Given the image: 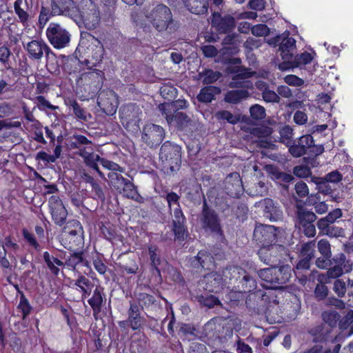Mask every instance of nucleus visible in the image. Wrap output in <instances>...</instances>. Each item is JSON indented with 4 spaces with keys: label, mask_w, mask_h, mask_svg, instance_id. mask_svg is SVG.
Masks as SVG:
<instances>
[{
    "label": "nucleus",
    "mask_w": 353,
    "mask_h": 353,
    "mask_svg": "<svg viewBox=\"0 0 353 353\" xmlns=\"http://www.w3.org/2000/svg\"><path fill=\"white\" fill-rule=\"evenodd\" d=\"M151 26L158 32H175L179 28V21L173 18L171 9L163 3L153 4L151 10L145 14Z\"/></svg>",
    "instance_id": "f257e3e1"
},
{
    "label": "nucleus",
    "mask_w": 353,
    "mask_h": 353,
    "mask_svg": "<svg viewBox=\"0 0 353 353\" xmlns=\"http://www.w3.org/2000/svg\"><path fill=\"white\" fill-rule=\"evenodd\" d=\"M181 147L169 141L164 142L160 148L159 161L162 172L171 175L181 166Z\"/></svg>",
    "instance_id": "f03ea898"
},
{
    "label": "nucleus",
    "mask_w": 353,
    "mask_h": 353,
    "mask_svg": "<svg viewBox=\"0 0 353 353\" xmlns=\"http://www.w3.org/2000/svg\"><path fill=\"white\" fill-rule=\"evenodd\" d=\"M77 8L74 0H50V8L41 6L39 22L45 25L53 16H76Z\"/></svg>",
    "instance_id": "7ed1b4c3"
},
{
    "label": "nucleus",
    "mask_w": 353,
    "mask_h": 353,
    "mask_svg": "<svg viewBox=\"0 0 353 353\" xmlns=\"http://www.w3.org/2000/svg\"><path fill=\"white\" fill-rule=\"evenodd\" d=\"M61 244L69 251H77L84 246V231L80 221L71 220L67 223L62 236Z\"/></svg>",
    "instance_id": "20e7f679"
},
{
    "label": "nucleus",
    "mask_w": 353,
    "mask_h": 353,
    "mask_svg": "<svg viewBox=\"0 0 353 353\" xmlns=\"http://www.w3.org/2000/svg\"><path fill=\"white\" fill-rule=\"evenodd\" d=\"M200 222L201 228L205 232L210 233L221 240L225 239L224 231L219 215L213 208L208 205L205 199L203 201Z\"/></svg>",
    "instance_id": "39448f33"
},
{
    "label": "nucleus",
    "mask_w": 353,
    "mask_h": 353,
    "mask_svg": "<svg viewBox=\"0 0 353 353\" xmlns=\"http://www.w3.org/2000/svg\"><path fill=\"white\" fill-rule=\"evenodd\" d=\"M316 215L311 210L302 205L296 204L295 212V226L307 237H314L316 235Z\"/></svg>",
    "instance_id": "423d86ee"
},
{
    "label": "nucleus",
    "mask_w": 353,
    "mask_h": 353,
    "mask_svg": "<svg viewBox=\"0 0 353 353\" xmlns=\"http://www.w3.org/2000/svg\"><path fill=\"white\" fill-rule=\"evenodd\" d=\"M94 72L85 74L81 78L83 84L80 90L83 97L87 99H94L101 90L103 84V72L94 69Z\"/></svg>",
    "instance_id": "0eeeda50"
},
{
    "label": "nucleus",
    "mask_w": 353,
    "mask_h": 353,
    "mask_svg": "<svg viewBox=\"0 0 353 353\" xmlns=\"http://www.w3.org/2000/svg\"><path fill=\"white\" fill-rule=\"evenodd\" d=\"M50 43L56 49H62L69 45L70 34L57 23H50L46 31Z\"/></svg>",
    "instance_id": "6e6552de"
},
{
    "label": "nucleus",
    "mask_w": 353,
    "mask_h": 353,
    "mask_svg": "<svg viewBox=\"0 0 353 353\" xmlns=\"http://www.w3.org/2000/svg\"><path fill=\"white\" fill-rule=\"evenodd\" d=\"M87 39L90 44L87 47V58L85 62L88 68L94 69L102 62L105 49L101 41L91 34H88Z\"/></svg>",
    "instance_id": "1a4fd4ad"
},
{
    "label": "nucleus",
    "mask_w": 353,
    "mask_h": 353,
    "mask_svg": "<svg viewBox=\"0 0 353 353\" xmlns=\"http://www.w3.org/2000/svg\"><path fill=\"white\" fill-rule=\"evenodd\" d=\"M285 247L276 243L260 248L258 251L260 260L270 266L279 265L285 259Z\"/></svg>",
    "instance_id": "9d476101"
},
{
    "label": "nucleus",
    "mask_w": 353,
    "mask_h": 353,
    "mask_svg": "<svg viewBox=\"0 0 353 353\" xmlns=\"http://www.w3.org/2000/svg\"><path fill=\"white\" fill-rule=\"evenodd\" d=\"M269 43L274 46H279L280 55L283 61L292 59L294 52L296 50V40L290 37L288 31L272 38Z\"/></svg>",
    "instance_id": "9b49d317"
},
{
    "label": "nucleus",
    "mask_w": 353,
    "mask_h": 353,
    "mask_svg": "<svg viewBox=\"0 0 353 353\" xmlns=\"http://www.w3.org/2000/svg\"><path fill=\"white\" fill-rule=\"evenodd\" d=\"M315 248L314 241H308L301 245L298 253V262L294 270V274L297 277L298 274L310 270L312 261L315 257Z\"/></svg>",
    "instance_id": "f8f14e48"
},
{
    "label": "nucleus",
    "mask_w": 353,
    "mask_h": 353,
    "mask_svg": "<svg viewBox=\"0 0 353 353\" xmlns=\"http://www.w3.org/2000/svg\"><path fill=\"white\" fill-rule=\"evenodd\" d=\"M127 320L119 322L120 327L125 328L128 326L133 331H140L143 329L145 319L141 315V310L135 302H130V307L127 311Z\"/></svg>",
    "instance_id": "ddd939ff"
},
{
    "label": "nucleus",
    "mask_w": 353,
    "mask_h": 353,
    "mask_svg": "<svg viewBox=\"0 0 353 353\" xmlns=\"http://www.w3.org/2000/svg\"><path fill=\"white\" fill-rule=\"evenodd\" d=\"M141 112L139 108L133 105H128L123 108L121 111V123L124 128L132 132H137L140 130V122Z\"/></svg>",
    "instance_id": "4468645a"
},
{
    "label": "nucleus",
    "mask_w": 353,
    "mask_h": 353,
    "mask_svg": "<svg viewBox=\"0 0 353 353\" xmlns=\"http://www.w3.org/2000/svg\"><path fill=\"white\" fill-rule=\"evenodd\" d=\"M164 137L165 130L161 126L148 123L143 127L142 139L148 146L154 148L159 145Z\"/></svg>",
    "instance_id": "2eb2a0df"
},
{
    "label": "nucleus",
    "mask_w": 353,
    "mask_h": 353,
    "mask_svg": "<svg viewBox=\"0 0 353 353\" xmlns=\"http://www.w3.org/2000/svg\"><path fill=\"white\" fill-rule=\"evenodd\" d=\"M185 223L186 218L181 208H174L171 230L174 235L175 241L183 242L188 237V231Z\"/></svg>",
    "instance_id": "dca6fc26"
},
{
    "label": "nucleus",
    "mask_w": 353,
    "mask_h": 353,
    "mask_svg": "<svg viewBox=\"0 0 353 353\" xmlns=\"http://www.w3.org/2000/svg\"><path fill=\"white\" fill-rule=\"evenodd\" d=\"M165 117V119L172 128L176 131L183 132L188 134L191 131V125L192 121L184 112H175L172 114H163Z\"/></svg>",
    "instance_id": "f3484780"
},
{
    "label": "nucleus",
    "mask_w": 353,
    "mask_h": 353,
    "mask_svg": "<svg viewBox=\"0 0 353 353\" xmlns=\"http://www.w3.org/2000/svg\"><path fill=\"white\" fill-rule=\"evenodd\" d=\"M253 236L260 248L275 244L277 239L275 228L271 225H261L256 226L254 230Z\"/></svg>",
    "instance_id": "a211bd4d"
},
{
    "label": "nucleus",
    "mask_w": 353,
    "mask_h": 353,
    "mask_svg": "<svg viewBox=\"0 0 353 353\" xmlns=\"http://www.w3.org/2000/svg\"><path fill=\"white\" fill-rule=\"evenodd\" d=\"M28 58L32 61H41L43 55L48 57L51 52L50 48L43 40L33 39L23 44Z\"/></svg>",
    "instance_id": "6ab92c4d"
},
{
    "label": "nucleus",
    "mask_w": 353,
    "mask_h": 353,
    "mask_svg": "<svg viewBox=\"0 0 353 353\" xmlns=\"http://www.w3.org/2000/svg\"><path fill=\"white\" fill-rule=\"evenodd\" d=\"M48 205L54 223L62 226L66 222L68 211L61 199L57 195H52L49 198Z\"/></svg>",
    "instance_id": "aec40b11"
},
{
    "label": "nucleus",
    "mask_w": 353,
    "mask_h": 353,
    "mask_svg": "<svg viewBox=\"0 0 353 353\" xmlns=\"http://www.w3.org/2000/svg\"><path fill=\"white\" fill-rule=\"evenodd\" d=\"M81 11V17L87 29H94L101 21L99 8L96 3L90 0L89 4Z\"/></svg>",
    "instance_id": "412c9836"
},
{
    "label": "nucleus",
    "mask_w": 353,
    "mask_h": 353,
    "mask_svg": "<svg viewBox=\"0 0 353 353\" xmlns=\"http://www.w3.org/2000/svg\"><path fill=\"white\" fill-rule=\"evenodd\" d=\"M312 145L313 137L311 134H305L297 139H294L293 143L288 147V151L293 157L298 158L305 155Z\"/></svg>",
    "instance_id": "4be33fe9"
},
{
    "label": "nucleus",
    "mask_w": 353,
    "mask_h": 353,
    "mask_svg": "<svg viewBox=\"0 0 353 353\" xmlns=\"http://www.w3.org/2000/svg\"><path fill=\"white\" fill-rule=\"evenodd\" d=\"M212 25L220 34H229L236 26L235 19L230 15L222 16L219 12H214L212 18Z\"/></svg>",
    "instance_id": "5701e85b"
},
{
    "label": "nucleus",
    "mask_w": 353,
    "mask_h": 353,
    "mask_svg": "<svg viewBox=\"0 0 353 353\" xmlns=\"http://www.w3.org/2000/svg\"><path fill=\"white\" fill-rule=\"evenodd\" d=\"M88 303L92 310L94 319L98 320L99 316L102 311V307L106 303L104 288L101 285H97L92 294L88 297Z\"/></svg>",
    "instance_id": "b1692460"
},
{
    "label": "nucleus",
    "mask_w": 353,
    "mask_h": 353,
    "mask_svg": "<svg viewBox=\"0 0 353 353\" xmlns=\"http://www.w3.org/2000/svg\"><path fill=\"white\" fill-rule=\"evenodd\" d=\"M318 250L322 255L316 259L315 263L319 268H327L331 263V247L327 239H321L317 243Z\"/></svg>",
    "instance_id": "393cba45"
},
{
    "label": "nucleus",
    "mask_w": 353,
    "mask_h": 353,
    "mask_svg": "<svg viewBox=\"0 0 353 353\" xmlns=\"http://www.w3.org/2000/svg\"><path fill=\"white\" fill-rule=\"evenodd\" d=\"M313 59L312 55L308 52H304L292 56V59L289 61H283L279 65L281 70H288L294 68H299L310 63Z\"/></svg>",
    "instance_id": "a878e982"
},
{
    "label": "nucleus",
    "mask_w": 353,
    "mask_h": 353,
    "mask_svg": "<svg viewBox=\"0 0 353 353\" xmlns=\"http://www.w3.org/2000/svg\"><path fill=\"white\" fill-rule=\"evenodd\" d=\"M225 189L227 194L233 198H239L243 194L244 188L239 174L234 173L228 176Z\"/></svg>",
    "instance_id": "bb28decb"
},
{
    "label": "nucleus",
    "mask_w": 353,
    "mask_h": 353,
    "mask_svg": "<svg viewBox=\"0 0 353 353\" xmlns=\"http://www.w3.org/2000/svg\"><path fill=\"white\" fill-rule=\"evenodd\" d=\"M71 287L81 292V299L88 298L94 288V283L85 276L80 274L76 280L70 282Z\"/></svg>",
    "instance_id": "cd10ccee"
},
{
    "label": "nucleus",
    "mask_w": 353,
    "mask_h": 353,
    "mask_svg": "<svg viewBox=\"0 0 353 353\" xmlns=\"http://www.w3.org/2000/svg\"><path fill=\"white\" fill-rule=\"evenodd\" d=\"M72 253L65 259L64 266L70 270H76L79 265L89 267V261L85 256V252L81 249L77 251H71Z\"/></svg>",
    "instance_id": "c85d7f7f"
},
{
    "label": "nucleus",
    "mask_w": 353,
    "mask_h": 353,
    "mask_svg": "<svg viewBox=\"0 0 353 353\" xmlns=\"http://www.w3.org/2000/svg\"><path fill=\"white\" fill-rule=\"evenodd\" d=\"M331 332V329L323 323L312 327L307 330V333L312 337L313 342L316 343L327 342Z\"/></svg>",
    "instance_id": "c756f323"
},
{
    "label": "nucleus",
    "mask_w": 353,
    "mask_h": 353,
    "mask_svg": "<svg viewBox=\"0 0 353 353\" xmlns=\"http://www.w3.org/2000/svg\"><path fill=\"white\" fill-rule=\"evenodd\" d=\"M346 256L343 253H341L337 256H334L331 260V265L327 266V275L328 278L336 279L343 273V267L345 268Z\"/></svg>",
    "instance_id": "7c9ffc66"
},
{
    "label": "nucleus",
    "mask_w": 353,
    "mask_h": 353,
    "mask_svg": "<svg viewBox=\"0 0 353 353\" xmlns=\"http://www.w3.org/2000/svg\"><path fill=\"white\" fill-rule=\"evenodd\" d=\"M192 265L194 268L211 270L215 266L214 259L210 253L205 250H200L192 261Z\"/></svg>",
    "instance_id": "2f4dec72"
},
{
    "label": "nucleus",
    "mask_w": 353,
    "mask_h": 353,
    "mask_svg": "<svg viewBox=\"0 0 353 353\" xmlns=\"http://www.w3.org/2000/svg\"><path fill=\"white\" fill-rule=\"evenodd\" d=\"M245 270L238 265H228L222 270V275L225 282L230 284H239Z\"/></svg>",
    "instance_id": "473e14b6"
},
{
    "label": "nucleus",
    "mask_w": 353,
    "mask_h": 353,
    "mask_svg": "<svg viewBox=\"0 0 353 353\" xmlns=\"http://www.w3.org/2000/svg\"><path fill=\"white\" fill-rule=\"evenodd\" d=\"M276 266H270V268L261 269L258 271V275L267 284H264L263 286L268 289H278L279 285H277Z\"/></svg>",
    "instance_id": "72a5a7b5"
},
{
    "label": "nucleus",
    "mask_w": 353,
    "mask_h": 353,
    "mask_svg": "<svg viewBox=\"0 0 353 353\" xmlns=\"http://www.w3.org/2000/svg\"><path fill=\"white\" fill-rule=\"evenodd\" d=\"M189 105L188 101L185 99H177L171 103H163L159 105V109L162 114H172L179 112V110L186 109Z\"/></svg>",
    "instance_id": "f704fd0d"
},
{
    "label": "nucleus",
    "mask_w": 353,
    "mask_h": 353,
    "mask_svg": "<svg viewBox=\"0 0 353 353\" xmlns=\"http://www.w3.org/2000/svg\"><path fill=\"white\" fill-rule=\"evenodd\" d=\"M137 302H135L140 310H149L152 307H157L159 305V301L152 294L145 292H140L137 295Z\"/></svg>",
    "instance_id": "c9c22d12"
},
{
    "label": "nucleus",
    "mask_w": 353,
    "mask_h": 353,
    "mask_svg": "<svg viewBox=\"0 0 353 353\" xmlns=\"http://www.w3.org/2000/svg\"><path fill=\"white\" fill-rule=\"evenodd\" d=\"M43 259L50 272L55 276H58L60 272L59 267L64 266L63 261L51 255L48 251L43 252Z\"/></svg>",
    "instance_id": "e433bc0d"
},
{
    "label": "nucleus",
    "mask_w": 353,
    "mask_h": 353,
    "mask_svg": "<svg viewBox=\"0 0 353 353\" xmlns=\"http://www.w3.org/2000/svg\"><path fill=\"white\" fill-rule=\"evenodd\" d=\"M223 275L211 273L205 276V290L213 293H219L223 287Z\"/></svg>",
    "instance_id": "4c0bfd02"
},
{
    "label": "nucleus",
    "mask_w": 353,
    "mask_h": 353,
    "mask_svg": "<svg viewBox=\"0 0 353 353\" xmlns=\"http://www.w3.org/2000/svg\"><path fill=\"white\" fill-rule=\"evenodd\" d=\"M263 213L267 218L272 221H276L282 216V211L279 207L274 205L273 200L270 198L264 199Z\"/></svg>",
    "instance_id": "58836bf2"
},
{
    "label": "nucleus",
    "mask_w": 353,
    "mask_h": 353,
    "mask_svg": "<svg viewBox=\"0 0 353 353\" xmlns=\"http://www.w3.org/2000/svg\"><path fill=\"white\" fill-rule=\"evenodd\" d=\"M184 4L194 14H205L208 10V0H185Z\"/></svg>",
    "instance_id": "ea45409f"
},
{
    "label": "nucleus",
    "mask_w": 353,
    "mask_h": 353,
    "mask_svg": "<svg viewBox=\"0 0 353 353\" xmlns=\"http://www.w3.org/2000/svg\"><path fill=\"white\" fill-rule=\"evenodd\" d=\"M276 281L279 288H281L283 284L287 283L292 276V268L289 265H283L278 267L276 265Z\"/></svg>",
    "instance_id": "a19ab883"
},
{
    "label": "nucleus",
    "mask_w": 353,
    "mask_h": 353,
    "mask_svg": "<svg viewBox=\"0 0 353 353\" xmlns=\"http://www.w3.org/2000/svg\"><path fill=\"white\" fill-rule=\"evenodd\" d=\"M234 205L235 201L227 198H216L215 201L216 207L225 216L233 215Z\"/></svg>",
    "instance_id": "79ce46f5"
},
{
    "label": "nucleus",
    "mask_w": 353,
    "mask_h": 353,
    "mask_svg": "<svg viewBox=\"0 0 353 353\" xmlns=\"http://www.w3.org/2000/svg\"><path fill=\"white\" fill-rule=\"evenodd\" d=\"M219 92V88L214 85H208L200 90L197 99L200 102L210 103L214 99V95Z\"/></svg>",
    "instance_id": "37998d69"
},
{
    "label": "nucleus",
    "mask_w": 353,
    "mask_h": 353,
    "mask_svg": "<svg viewBox=\"0 0 353 353\" xmlns=\"http://www.w3.org/2000/svg\"><path fill=\"white\" fill-rule=\"evenodd\" d=\"M92 142L85 136L79 134H74L71 137L70 145L72 149H78L79 152L83 148H89L92 146Z\"/></svg>",
    "instance_id": "c03bdc74"
},
{
    "label": "nucleus",
    "mask_w": 353,
    "mask_h": 353,
    "mask_svg": "<svg viewBox=\"0 0 353 353\" xmlns=\"http://www.w3.org/2000/svg\"><path fill=\"white\" fill-rule=\"evenodd\" d=\"M248 96L249 93L246 90H232L226 93L224 99L227 103L236 104L242 99H246Z\"/></svg>",
    "instance_id": "a18cd8bd"
},
{
    "label": "nucleus",
    "mask_w": 353,
    "mask_h": 353,
    "mask_svg": "<svg viewBox=\"0 0 353 353\" xmlns=\"http://www.w3.org/2000/svg\"><path fill=\"white\" fill-rule=\"evenodd\" d=\"M238 288H241L244 292H251L256 288V281L246 271L243 274Z\"/></svg>",
    "instance_id": "49530a36"
},
{
    "label": "nucleus",
    "mask_w": 353,
    "mask_h": 353,
    "mask_svg": "<svg viewBox=\"0 0 353 353\" xmlns=\"http://www.w3.org/2000/svg\"><path fill=\"white\" fill-rule=\"evenodd\" d=\"M79 154L83 159L85 163L88 167L94 165L93 164L99 161L101 163V158L99 154L93 152V148L92 146H90L89 148L82 149L81 152H79Z\"/></svg>",
    "instance_id": "de8ad7c7"
},
{
    "label": "nucleus",
    "mask_w": 353,
    "mask_h": 353,
    "mask_svg": "<svg viewBox=\"0 0 353 353\" xmlns=\"http://www.w3.org/2000/svg\"><path fill=\"white\" fill-rule=\"evenodd\" d=\"M321 316L323 323L327 324V326L331 330L337 326L339 318H341L339 312L334 310L324 311Z\"/></svg>",
    "instance_id": "09e8293b"
},
{
    "label": "nucleus",
    "mask_w": 353,
    "mask_h": 353,
    "mask_svg": "<svg viewBox=\"0 0 353 353\" xmlns=\"http://www.w3.org/2000/svg\"><path fill=\"white\" fill-rule=\"evenodd\" d=\"M65 104L68 107L72 109V112L74 116L80 120L86 121L85 110L81 107L77 101L74 98H69L65 101Z\"/></svg>",
    "instance_id": "8fccbe9b"
},
{
    "label": "nucleus",
    "mask_w": 353,
    "mask_h": 353,
    "mask_svg": "<svg viewBox=\"0 0 353 353\" xmlns=\"http://www.w3.org/2000/svg\"><path fill=\"white\" fill-rule=\"evenodd\" d=\"M158 248L155 245H150L148 246V254L150 259V266L153 270L156 271L160 274V270L159 266L161 265V260L158 254Z\"/></svg>",
    "instance_id": "3c124183"
},
{
    "label": "nucleus",
    "mask_w": 353,
    "mask_h": 353,
    "mask_svg": "<svg viewBox=\"0 0 353 353\" xmlns=\"http://www.w3.org/2000/svg\"><path fill=\"white\" fill-rule=\"evenodd\" d=\"M280 141L288 148L293 143V129L288 125H285L279 129Z\"/></svg>",
    "instance_id": "603ef678"
},
{
    "label": "nucleus",
    "mask_w": 353,
    "mask_h": 353,
    "mask_svg": "<svg viewBox=\"0 0 353 353\" xmlns=\"http://www.w3.org/2000/svg\"><path fill=\"white\" fill-rule=\"evenodd\" d=\"M32 139L39 143L46 144L47 141L43 137V126L39 121L32 125Z\"/></svg>",
    "instance_id": "864d4df0"
},
{
    "label": "nucleus",
    "mask_w": 353,
    "mask_h": 353,
    "mask_svg": "<svg viewBox=\"0 0 353 353\" xmlns=\"http://www.w3.org/2000/svg\"><path fill=\"white\" fill-rule=\"evenodd\" d=\"M261 85H263V87H265V89L263 90V92H262V97H263V100L265 102L279 103L280 101V97L277 94V93H276L273 90H270L268 88V87L267 86V85L264 82H263V81L260 82L259 85L257 87L259 89H262Z\"/></svg>",
    "instance_id": "5fc2aeb1"
},
{
    "label": "nucleus",
    "mask_w": 353,
    "mask_h": 353,
    "mask_svg": "<svg viewBox=\"0 0 353 353\" xmlns=\"http://www.w3.org/2000/svg\"><path fill=\"white\" fill-rule=\"evenodd\" d=\"M343 179L342 174L338 170H334L327 174L324 177L319 178L316 184L321 185L327 182L339 183Z\"/></svg>",
    "instance_id": "6e6d98bb"
},
{
    "label": "nucleus",
    "mask_w": 353,
    "mask_h": 353,
    "mask_svg": "<svg viewBox=\"0 0 353 353\" xmlns=\"http://www.w3.org/2000/svg\"><path fill=\"white\" fill-rule=\"evenodd\" d=\"M111 185L118 191L121 192V189L125 185L128 179L124 178L121 174L116 172H110L108 175Z\"/></svg>",
    "instance_id": "4d7b16f0"
},
{
    "label": "nucleus",
    "mask_w": 353,
    "mask_h": 353,
    "mask_svg": "<svg viewBox=\"0 0 353 353\" xmlns=\"http://www.w3.org/2000/svg\"><path fill=\"white\" fill-rule=\"evenodd\" d=\"M199 76L203 77V83L209 85L216 82L221 77L219 72H214L212 70H205L203 72L199 73Z\"/></svg>",
    "instance_id": "13d9d810"
},
{
    "label": "nucleus",
    "mask_w": 353,
    "mask_h": 353,
    "mask_svg": "<svg viewBox=\"0 0 353 353\" xmlns=\"http://www.w3.org/2000/svg\"><path fill=\"white\" fill-rule=\"evenodd\" d=\"M121 191H123L124 196L128 199L137 200L140 196L134 183L128 179L125 183Z\"/></svg>",
    "instance_id": "bf43d9fd"
},
{
    "label": "nucleus",
    "mask_w": 353,
    "mask_h": 353,
    "mask_svg": "<svg viewBox=\"0 0 353 353\" xmlns=\"http://www.w3.org/2000/svg\"><path fill=\"white\" fill-rule=\"evenodd\" d=\"M23 0H16L14 3V12L17 15L19 21L23 24L27 23L29 19V14L28 12L23 8L21 5Z\"/></svg>",
    "instance_id": "052dcab7"
},
{
    "label": "nucleus",
    "mask_w": 353,
    "mask_h": 353,
    "mask_svg": "<svg viewBox=\"0 0 353 353\" xmlns=\"http://www.w3.org/2000/svg\"><path fill=\"white\" fill-rule=\"evenodd\" d=\"M162 197H163L168 203L170 213H171L172 210V208L174 205L176 206L175 208H181L179 202L181 197L177 193L171 191L168 192L165 196H162Z\"/></svg>",
    "instance_id": "680f3d73"
},
{
    "label": "nucleus",
    "mask_w": 353,
    "mask_h": 353,
    "mask_svg": "<svg viewBox=\"0 0 353 353\" xmlns=\"http://www.w3.org/2000/svg\"><path fill=\"white\" fill-rule=\"evenodd\" d=\"M22 235L26 242L36 251H40L41 247L37 241L33 233L30 232L27 228L22 229Z\"/></svg>",
    "instance_id": "e2e57ef3"
},
{
    "label": "nucleus",
    "mask_w": 353,
    "mask_h": 353,
    "mask_svg": "<svg viewBox=\"0 0 353 353\" xmlns=\"http://www.w3.org/2000/svg\"><path fill=\"white\" fill-rule=\"evenodd\" d=\"M17 308L22 312V318L25 319L30 314L32 309L28 299L26 297L24 294L21 293L20 296L19 303Z\"/></svg>",
    "instance_id": "0e129e2a"
},
{
    "label": "nucleus",
    "mask_w": 353,
    "mask_h": 353,
    "mask_svg": "<svg viewBox=\"0 0 353 353\" xmlns=\"http://www.w3.org/2000/svg\"><path fill=\"white\" fill-rule=\"evenodd\" d=\"M160 94L163 98L171 101L176 96L177 90L173 85L166 84L161 87Z\"/></svg>",
    "instance_id": "69168bd1"
},
{
    "label": "nucleus",
    "mask_w": 353,
    "mask_h": 353,
    "mask_svg": "<svg viewBox=\"0 0 353 353\" xmlns=\"http://www.w3.org/2000/svg\"><path fill=\"white\" fill-rule=\"evenodd\" d=\"M250 113L251 117L256 121L263 119L266 115L265 108L258 104L251 106Z\"/></svg>",
    "instance_id": "338daca9"
},
{
    "label": "nucleus",
    "mask_w": 353,
    "mask_h": 353,
    "mask_svg": "<svg viewBox=\"0 0 353 353\" xmlns=\"http://www.w3.org/2000/svg\"><path fill=\"white\" fill-rule=\"evenodd\" d=\"M353 323V310H350L342 318H339L338 325L340 330H345Z\"/></svg>",
    "instance_id": "774afa93"
}]
</instances>
